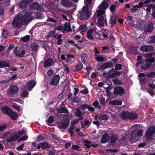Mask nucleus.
I'll return each instance as SVG.
<instances>
[{
  "label": "nucleus",
  "mask_w": 155,
  "mask_h": 155,
  "mask_svg": "<svg viewBox=\"0 0 155 155\" xmlns=\"http://www.w3.org/2000/svg\"><path fill=\"white\" fill-rule=\"evenodd\" d=\"M19 91V88L16 85H11L8 89L7 95L9 97H12L14 95L17 94Z\"/></svg>",
  "instance_id": "nucleus-3"
},
{
  "label": "nucleus",
  "mask_w": 155,
  "mask_h": 155,
  "mask_svg": "<svg viewBox=\"0 0 155 155\" xmlns=\"http://www.w3.org/2000/svg\"><path fill=\"white\" fill-rule=\"evenodd\" d=\"M148 40L150 44L155 43V35H152L149 37Z\"/></svg>",
  "instance_id": "nucleus-35"
},
{
  "label": "nucleus",
  "mask_w": 155,
  "mask_h": 155,
  "mask_svg": "<svg viewBox=\"0 0 155 155\" xmlns=\"http://www.w3.org/2000/svg\"><path fill=\"white\" fill-rule=\"evenodd\" d=\"M86 26L84 25H82L80 26L79 28V30L82 31H85L86 30Z\"/></svg>",
  "instance_id": "nucleus-55"
},
{
  "label": "nucleus",
  "mask_w": 155,
  "mask_h": 155,
  "mask_svg": "<svg viewBox=\"0 0 155 155\" xmlns=\"http://www.w3.org/2000/svg\"><path fill=\"white\" fill-rule=\"evenodd\" d=\"M116 77L115 74L114 73H112L110 74H108L106 77L107 78H114Z\"/></svg>",
  "instance_id": "nucleus-61"
},
{
  "label": "nucleus",
  "mask_w": 155,
  "mask_h": 155,
  "mask_svg": "<svg viewBox=\"0 0 155 155\" xmlns=\"http://www.w3.org/2000/svg\"><path fill=\"white\" fill-rule=\"evenodd\" d=\"M155 133V126H150L146 132V137L148 139L150 138Z\"/></svg>",
  "instance_id": "nucleus-8"
},
{
  "label": "nucleus",
  "mask_w": 155,
  "mask_h": 155,
  "mask_svg": "<svg viewBox=\"0 0 155 155\" xmlns=\"http://www.w3.org/2000/svg\"><path fill=\"white\" fill-rule=\"evenodd\" d=\"M92 105L95 107V109L98 108L99 109H100L101 108V106L99 104L98 102L97 101H96L93 102Z\"/></svg>",
  "instance_id": "nucleus-40"
},
{
  "label": "nucleus",
  "mask_w": 155,
  "mask_h": 155,
  "mask_svg": "<svg viewBox=\"0 0 155 155\" xmlns=\"http://www.w3.org/2000/svg\"><path fill=\"white\" fill-rule=\"evenodd\" d=\"M40 144L41 145V148L43 149L48 148L50 146V145L45 141L40 143Z\"/></svg>",
  "instance_id": "nucleus-26"
},
{
  "label": "nucleus",
  "mask_w": 155,
  "mask_h": 155,
  "mask_svg": "<svg viewBox=\"0 0 155 155\" xmlns=\"http://www.w3.org/2000/svg\"><path fill=\"white\" fill-rule=\"evenodd\" d=\"M94 28H91L87 32V37L89 40H94V38L92 35L94 31Z\"/></svg>",
  "instance_id": "nucleus-14"
},
{
  "label": "nucleus",
  "mask_w": 155,
  "mask_h": 155,
  "mask_svg": "<svg viewBox=\"0 0 155 155\" xmlns=\"http://www.w3.org/2000/svg\"><path fill=\"white\" fill-rule=\"evenodd\" d=\"M110 140V142L111 143H115L118 140L117 135L116 134H112Z\"/></svg>",
  "instance_id": "nucleus-25"
},
{
  "label": "nucleus",
  "mask_w": 155,
  "mask_h": 155,
  "mask_svg": "<svg viewBox=\"0 0 155 155\" xmlns=\"http://www.w3.org/2000/svg\"><path fill=\"white\" fill-rule=\"evenodd\" d=\"M20 48L18 50L15 51H14L13 54L16 56L18 57H24V55L25 54L26 52L25 50Z\"/></svg>",
  "instance_id": "nucleus-11"
},
{
  "label": "nucleus",
  "mask_w": 155,
  "mask_h": 155,
  "mask_svg": "<svg viewBox=\"0 0 155 155\" xmlns=\"http://www.w3.org/2000/svg\"><path fill=\"white\" fill-rule=\"evenodd\" d=\"M10 66V64L7 63L4 61H0V68H3L5 67H9Z\"/></svg>",
  "instance_id": "nucleus-30"
},
{
  "label": "nucleus",
  "mask_w": 155,
  "mask_h": 155,
  "mask_svg": "<svg viewBox=\"0 0 155 155\" xmlns=\"http://www.w3.org/2000/svg\"><path fill=\"white\" fill-rule=\"evenodd\" d=\"M65 28H64V30L66 31L67 29V28H68V31H72V29L71 27L70 23H69L68 24V23L66 22L64 23V24Z\"/></svg>",
  "instance_id": "nucleus-32"
},
{
  "label": "nucleus",
  "mask_w": 155,
  "mask_h": 155,
  "mask_svg": "<svg viewBox=\"0 0 155 155\" xmlns=\"http://www.w3.org/2000/svg\"><path fill=\"white\" fill-rule=\"evenodd\" d=\"M80 148V147L76 145H73L71 147V148L73 150H76L77 151H79V148Z\"/></svg>",
  "instance_id": "nucleus-64"
},
{
  "label": "nucleus",
  "mask_w": 155,
  "mask_h": 155,
  "mask_svg": "<svg viewBox=\"0 0 155 155\" xmlns=\"http://www.w3.org/2000/svg\"><path fill=\"white\" fill-rule=\"evenodd\" d=\"M58 113L68 114V110L64 107H62L59 108L57 110Z\"/></svg>",
  "instance_id": "nucleus-22"
},
{
  "label": "nucleus",
  "mask_w": 155,
  "mask_h": 155,
  "mask_svg": "<svg viewBox=\"0 0 155 155\" xmlns=\"http://www.w3.org/2000/svg\"><path fill=\"white\" fill-rule=\"evenodd\" d=\"M30 36L29 35H26L21 38V40L23 42H26L28 41L30 38Z\"/></svg>",
  "instance_id": "nucleus-42"
},
{
  "label": "nucleus",
  "mask_w": 155,
  "mask_h": 155,
  "mask_svg": "<svg viewBox=\"0 0 155 155\" xmlns=\"http://www.w3.org/2000/svg\"><path fill=\"white\" fill-rule=\"evenodd\" d=\"M69 123V119L65 118L58 124V127L60 129L65 130L68 126Z\"/></svg>",
  "instance_id": "nucleus-5"
},
{
  "label": "nucleus",
  "mask_w": 155,
  "mask_h": 155,
  "mask_svg": "<svg viewBox=\"0 0 155 155\" xmlns=\"http://www.w3.org/2000/svg\"><path fill=\"white\" fill-rule=\"evenodd\" d=\"M8 115L12 119L14 120H16L18 117V114L17 113L13 111L12 110Z\"/></svg>",
  "instance_id": "nucleus-18"
},
{
  "label": "nucleus",
  "mask_w": 155,
  "mask_h": 155,
  "mask_svg": "<svg viewBox=\"0 0 155 155\" xmlns=\"http://www.w3.org/2000/svg\"><path fill=\"white\" fill-rule=\"evenodd\" d=\"M35 17L38 19H42L44 17V16L41 12H38L36 14Z\"/></svg>",
  "instance_id": "nucleus-44"
},
{
  "label": "nucleus",
  "mask_w": 155,
  "mask_h": 155,
  "mask_svg": "<svg viewBox=\"0 0 155 155\" xmlns=\"http://www.w3.org/2000/svg\"><path fill=\"white\" fill-rule=\"evenodd\" d=\"M117 78H116V79H113L112 81L115 84H118L120 85L122 84V82L121 80L117 79Z\"/></svg>",
  "instance_id": "nucleus-39"
},
{
  "label": "nucleus",
  "mask_w": 155,
  "mask_h": 155,
  "mask_svg": "<svg viewBox=\"0 0 155 155\" xmlns=\"http://www.w3.org/2000/svg\"><path fill=\"white\" fill-rule=\"evenodd\" d=\"M60 77L58 74L55 75L49 83L51 86H56L59 83Z\"/></svg>",
  "instance_id": "nucleus-9"
},
{
  "label": "nucleus",
  "mask_w": 155,
  "mask_h": 155,
  "mask_svg": "<svg viewBox=\"0 0 155 155\" xmlns=\"http://www.w3.org/2000/svg\"><path fill=\"white\" fill-rule=\"evenodd\" d=\"M154 50V47L153 46L151 45H147V52L153 51Z\"/></svg>",
  "instance_id": "nucleus-56"
},
{
  "label": "nucleus",
  "mask_w": 155,
  "mask_h": 155,
  "mask_svg": "<svg viewBox=\"0 0 155 155\" xmlns=\"http://www.w3.org/2000/svg\"><path fill=\"white\" fill-rule=\"evenodd\" d=\"M79 16L80 19L81 21L87 20L91 17V15L89 12L88 7L87 4L84 6L79 11Z\"/></svg>",
  "instance_id": "nucleus-2"
},
{
  "label": "nucleus",
  "mask_w": 155,
  "mask_h": 155,
  "mask_svg": "<svg viewBox=\"0 0 155 155\" xmlns=\"http://www.w3.org/2000/svg\"><path fill=\"white\" fill-rule=\"evenodd\" d=\"M83 68V65L80 61H79L78 64L75 67V68L76 70L74 71V72H76L81 70Z\"/></svg>",
  "instance_id": "nucleus-28"
},
{
  "label": "nucleus",
  "mask_w": 155,
  "mask_h": 155,
  "mask_svg": "<svg viewBox=\"0 0 155 155\" xmlns=\"http://www.w3.org/2000/svg\"><path fill=\"white\" fill-rule=\"evenodd\" d=\"M18 5L20 8H25L27 7L28 4L23 0H21V2L18 3Z\"/></svg>",
  "instance_id": "nucleus-21"
},
{
  "label": "nucleus",
  "mask_w": 155,
  "mask_h": 155,
  "mask_svg": "<svg viewBox=\"0 0 155 155\" xmlns=\"http://www.w3.org/2000/svg\"><path fill=\"white\" fill-rule=\"evenodd\" d=\"M147 77L148 78H150L152 77L155 76V72H150L148 73L146 75Z\"/></svg>",
  "instance_id": "nucleus-50"
},
{
  "label": "nucleus",
  "mask_w": 155,
  "mask_h": 155,
  "mask_svg": "<svg viewBox=\"0 0 155 155\" xmlns=\"http://www.w3.org/2000/svg\"><path fill=\"white\" fill-rule=\"evenodd\" d=\"M81 114L82 112L80 109L78 108H77L76 109V112H75L76 116H78V115H81Z\"/></svg>",
  "instance_id": "nucleus-62"
},
{
  "label": "nucleus",
  "mask_w": 155,
  "mask_h": 155,
  "mask_svg": "<svg viewBox=\"0 0 155 155\" xmlns=\"http://www.w3.org/2000/svg\"><path fill=\"white\" fill-rule=\"evenodd\" d=\"M54 71L52 69H50L47 72V74L49 76L52 75L54 73Z\"/></svg>",
  "instance_id": "nucleus-57"
},
{
  "label": "nucleus",
  "mask_w": 155,
  "mask_h": 155,
  "mask_svg": "<svg viewBox=\"0 0 155 155\" xmlns=\"http://www.w3.org/2000/svg\"><path fill=\"white\" fill-rule=\"evenodd\" d=\"M2 110L3 113L8 115L12 110L9 107L5 106L2 108Z\"/></svg>",
  "instance_id": "nucleus-23"
},
{
  "label": "nucleus",
  "mask_w": 155,
  "mask_h": 155,
  "mask_svg": "<svg viewBox=\"0 0 155 155\" xmlns=\"http://www.w3.org/2000/svg\"><path fill=\"white\" fill-rule=\"evenodd\" d=\"M53 62V59L49 58L45 61L44 62L43 67L44 68H46L48 67L51 66L52 65Z\"/></svg>",
  "instance_id": "nucleus-16"
},
{
  "label": "nucleus",
  "mask_w": 155,
  "mask_h": 155,
  "mask_svg": "<svg viewBox=\"0 0 155 155\" xmlns=\"http://www.w3.org/2000/svg\"><path fill=\"white\" fill-rule=\"evenodd\" d=\"M137 5L132 6L131 8L130 9V10L132 12H135L137 10Z\"/></svg>",
  "instance_id": "nucleus-60"
},
{
  "label": "nucleus",
  "mask_w": 155,
  "mask_h": 155,
  "mask_svg": "<svg viewBox=\"0 0 155 155\" xmlns=\"http://www.w3.org/2000/svg\"><path fill=\"white\" fill-rule=\"evenodd\" d=\"M116 17L117 16L115 15L114 18H113L112 17H110V22L112 25L115 24L116 22L117 18Z\"/></svg>",
  "instance_id": "nucleus-36"
},
{
  "label": "nucleus",
  "mask_w": 155,
  "mask_h": 155,
  "mask_svg": "<svg viewBox=\"0 0 155 155\" xmlns=\"http://www.w3.org/2000/svg\"><path fill=\"white\" fill-rule=\"evenodd\" d=\"M125 89L122 87L118 86L114 88V94L117 95L122 96L125 94Z\"/></svg>",
  "instance_id": "nucleus-7"
},
{
  "label": "nucleus",
  "mask_w": 155,
  "mask_h": 155,
  "mask_svg": "<svg viewBox=\"0 0 155 155\" xmlns=\"http://www.w3.org/2000/svg\"><path fill=\"white\" fill-rule=\"evenodd\" d=\"M108 119V117L106 115L104 114L100 116L99 117V120L100 121L103 120H107Z\"/></svg>",
  "instance_id": "nucleus-43"
},
{
  "label": "nucleus",
  "mask_w": 155,
  "mask_h": 155,
  "mask_svg": "<svg viewBox=\"0 0 155 155\" xmlns=\"http://www.w3.org/2000/svg\"><path fill=\"white\" fill-rule=\"evenodd\" d=\"M155 59L153 58H150L147 59L146 62L145 64L146 66H147V68H149L152 65V63H153L155 61Z\"/></svg>",
  "instance_id": "nucleus-19"
},
{
  "label": "nucleus",
  "mask_w": 155,
  "mask_h": 155,
  "mask_svg": "<svg viewBox=\"0 0 155 155\" xmlns=\"http://www.w3.org/2000/svg\"><path fill=\"white\" fill-rule=\"evenodd\" d=\"M84 143H85L84 145L87 148H89L91 147L90 144H91L92 142L90 140H84Z\"/></svg>",
  "instance_id": "nucleus-41"
},
{
  "label": "nucleus",
  "mask_w": 155,
  "mask_h": 155,
  "mask_svg": "<svg viewBox=\"0 0 155 155\" xmlns=\"http://www.w3.org/2000/svg\"><path fill=\"white\" fill-rule=\"evenodd\" d=\"M115 69L117 70H121L122 68V65L120 64H117L115 65Z\"/></svg>",
  "instance_id": "nucleus-47"
},
{
  "label": "nucleus",
  "mask_w": 155,
  "mask_h": 155,
  "mask_svg": "<svg viewBox=\"0 0 155 155\" xmlns=\"http://www.w3.org/2000/svg\"><path fill=\"white\" fill-rule=\"evenodd\" d=\"M98 18L97 19L98 23L99 25L98 26L100 27H104V21H105L104 17V16H98Z\"/></svg>",
  "instance_id": "nucleus-15"
},
{
  "label": "nucleus",
  "mask_w": 155,
  "mask_h": 155,
  "mask_svg": "<svg viewBox=\"0 0 155 155\" xmlns=\"http://www.w3.org/2000/svg\"><path fill=\"white\" fill-rule=\"evenodd\" d=\"M114 64L112 62H108L104 63L101 64L99 68H97V70H101L107 68L112 66Z\"/></svg>",
  "instance_id": "nucleus-10"
},
{
  "label": "nucleus",
  "mask_w": 155,
  "mask_h": 155,
  "mask_svg": "<svg viewBox=\"0 0 155 155\" xmlns=\"http://www.w3.org/2000/svg\"><path fill=\"white\" fill-rule=\"evenodd\" d=\"M109 5L108 2L105 1L103 2L99 5L98 8L100 9L105 10L109 6Z\"/></svg>",
  "instance_id": "nucleus-17"
},
{
  "label": "nucleus",
  "mask_w": 155,
  "mask_h": 155,
  "mask_svg": "<svg viewBox=\"0 0 155 155\" xmlns=\"http://www.w3.org/2000/svg\"><path fill=\"white\" fill-rule=\"evenodd\" d=\"M137 130L135 129L133 130L130 134L131 136V139H135V138L137 137Z\"/></svg>",
  "instance_id": "nucleus-34"
},
{
  "label": "nucleus",
  "mask_w": 155,
  "mask_h": 155,
  "mask_svg": "<svg viewBox=\"0 0 155 155\" xmlns=\"http://www.w3.org/2000/svg\"><path fill=\"white\" fill-rule=\"evenodd\" d=\"M143 130H137V137H140L143 136Z\"/></svg>",
  "instance_id": "nucleus-51"
},
{
  "label": "nucleus",
  "mask_w": 155,
  "mask_h": 155,
  "mask_svg": "<svg viewBox=\"0 0 155 155\" xmlns=\"http://www.w3.org/2000/svg\"><path fill=\"white\" fill-rule=\"evenodd\" d=\"M129 114V112L124 111L121 113L120 116L122 117L123 119H128Z\"/></svg>",
  "instance_id": "nucleus-27"
},
{
  "label": "nucleus",
  "mask_w": 155,
  "mask_h": 155,
  "mask_svg": "<svg viewBox=\"0 0 155 155\" xmlns=\"http://www.w3.org/2000/svg\"><path fill=\"white\" fill-rule=\"evenodd\" d=\"M30 47L31 50L34 51L36 52L37 51L38 45L36 42H34L31 44Z\"/></svg>",
  "instance_id": "nucleus-24"
},
{
  "label": "nucleus",
  "mask_w": 155,
  "mask_h": 155,
  "mask_svg": "<svg viewBox=\"0 0 155 155\" xmlns=\"http://www.w3.org/2000/svg\"><path fill=\"white\" fill-rule=\"evenodd\" d=\"M110 137L108 134L105 133L102 136L101 142L103 143H106L110 141Z\"/></svg>",
  "instance_id": "nucleus-12"
},
{
  "label": "nucleus",
  "mask_w": 155,
  "mask_h": 155,
  "mask_svg": "<svg viewBox=\"0 0 155 155\" xmlns=\"http://www.w3.org/2000/svg\"><path fill=\"white\" fill-rule=\"evenodd\" d=\"M36 82L35 81L31 80L28 82L26 84V88L29 91L31 90L35 86Z\"/></svg>",
  "instance_id": "nucleus-13"
},
{
  "label": "nucleus",
  "mask_w": 155,
  "mask_h": 155,
  "mask_svg": "<svg viewBox=\"0 0 155 155\" xmlns=\"http://www.w3.org/2000/svg\"><path fill=\"white\" fill-rule=\"evenodd\" d=\"M140 81L142 84H145L147 83L148 82V80L146 78H140Z\"/></svg>",
  "instance_id": "nucleus-54"
},
{
  "label": "nucleus",
  "mask_w": 155,
  "mask_h": 155,
  "mask_svg": "<svg viewBox=\"0 0 155 155\" xmlns=\"http://www.w3.org/2000/svg\"><path fill=\"white\" fill-rule=\"evenodd\" d=\"M88 105L87 104H84L81 106L80 108L83 111L87 109H88Z\"/></svg>",
  "instance_id": "nucleus-58"
},
{
  "label": "nucleus",
  "mask_w": 155,
  "mask_h": 155,
  "mask_svg": "<svg viewBox=\"0 0 155 155\" xmlns=\"http://www.w3.org/2000/svg\"><path fill=\"white\" fill-rule=\"evenodd\" d=\"M145 21L143 20H141L139 21L138 23L136 25V27L140 28H143L145 25Z\"/></svg>",
  "instance_id": "nucleus-29"
},
{
  "label": "nucleus",
  "mask_w": 155,
  "mask_h": 155,
  "mask_svg": "<svg viewBox=\"0 0 155 155\" xmlns=\"http://www.w3.org/2000/svg\"><path fill=\"white\" fill-rule=\"evenodd\" d=\"M28 93L27 91L24 90L21 93V96L23 97H26L28 95Z\"/></svg>",
  "instance_id": "nucleus-63"
},
{
  "label": "nucleus",
  "mask_w": 155,
  "mask_h": 155,
  "mask_svg": "<svg viewBox=\"0 0 155 155\" xmlns=\"http://www.w3.org/2000/svg\"><path fill=\"white\" fill-rule=\"evenodd\" d=\"M75 128L74 125H71L68 129V133L70 134V136H72L74 135L73 130Z\"/></svg>",
  "instance_id": "nucleus-31"
},
{
  "label": "nucleus",
  "mask_w": 155,
  "mask_h": 155,
  "mask_svg": "<svg viewBox=\"0 0 155 155\" xmlns=\"http://www.w3.org/2000/svg\"><path fill=\"white\" fill-rule=\"evenodd\" d=\"M2 36L4 38H5L8 35L7 31L5 29H3L2 32Z\"/></svg>",
  "instance_id": "nucleus-48"
},
{
  "label": "nucleus",
  "mask_w": 155,
  "mask_h": 155,
  "mask_svg": "<svg viewBox=\"0 0 155 155\" xmlns=\"http://www.w3.org/2000/svg\"><path fill=\"white\" fill-rule=\"evenodd\" d=\"M25 133L24 130H23L21 131H19L13 135H10V137L7 138L6 141L11 142L14 140H17L20 137V136L23 134Z\"/></svg>",
  "instance_id": "nucleus-4"
},
{
  "label": "nucleus",
  "mask_w": 155,
  "mask_h": 155,
  "mask_svg": "<svg viewBox=\"0 0 155 155\" xmlns=\"http://www.w3.org/2000/svg\"><path fill=\"white\" fill-rule=\"evenodd\" d=\"M51 135L53 140L57 141V142H60L59 138L56 135L54 134H51Z\"/></svg>",
  "instance_id": "nucleus-59"
},
{
  "label": "nucleus",
  "mask_w": 155,
  "mask_h": 155,
  "mask_svg": "<svg viewBox=\"0 0 155 155\" xmlns=\"http://www.w3.org/2000/svg\"><path fill=\"white\" fill-rule=\"evenodd\" d=\"M71 100L74 103H78L80 102L81 101V99L78 97H72Z\"/></svg>",
  "instance_id": "nucleus-38"
},
{
  "label": "nucleus",
  "mask_w": 155,
  "mask_h": 155,
  "mask_svg": "<svg viewBox=\"0 0 155 155\" xmlns=\"http://www.w3.org/2000/svg\"><path fill=\"white\" fill-rule=\"evenodd\" d=\"M31 10H37L41 11H44V8L40 4L37 2L32 3L29 6Z\"/></svg>",
  "instance_id": "nucleus-6"
},
{
  "label": "nucleus",
  "mask_w": 155,
  "mask_h": 155,
  "mask_svg": "<svg viewBox=\"0 0 155 155\" xmlns=\"http://www.w3.org/2000/svg\"><path fill=\"white\" fill-rule=\"evenodd\" d=\"M95 56H97L95 59L97 61L103 62L104 61V59L103 57L99 56L97 54H95Z\"/></svg>",
  "instance_id": "nucleus-45"
},
{
  "label": "nucleus",
  "mask_w": 155,
  "mask_h": 155,
  "mask_svg": "<svg viewBox=\"0 0 155 155\" xmlns=\"http://www.w3.org/2000/svg\"><path fill=\"white\" fill-rule=\"evenodd\" d=\"M153 29V25L152 24H150L147 25L146 28V32H151Z\"/></svg>",
  "instance_id": "nucleus-37"
},
{
  "label": "nucleus",
  "mask_w": 155,
  "mask_h": 155,
  "mask_svg": "<svg viewBox=\"0 0 155 155\" xmlns=\"http://www.w3.org/2000/svg\"><path fill=\"white\" fill-rule=\"evenodd\" d=\"M140 50L143 52H147V45H142L140 48Z\"/></svg>",
  "instance_id": "nucleus-52"
},
{
  "label": "nucleus",
  "mask_w": 155,
  "mask_h": 155,
  "mask_svg": "<svg viewBox=\"0 0 155 155\" xmlns=\"http://www.w3.org/2000/svg\"><path fill=\"white\" fill-rule=\"evenodd\" d=\"M61 4L65 7H69L70 6L69 2L67 0H61Z\"/></svg>",
  "instance_id": "nucleus-33"
},
{
  "label": "nucleus",
  "mask_w": 155,
  "mask_h": 155,
  "mask_svg": "<svg viewBox=\"0 0 155 155\" xmlns=\"http://www.w3.org/2000/svg\"><path fill=\"white\" fill-rule=\"evenodd\" d=\"M54 117L52 116H51L48 117L47 120V122L49 124H51L54 121Z\"/></svg>",
  "instance_id": "nucleus-49"
},
{
  "label": "nucleus",
  "mask_w": 155,
  "mask_h": 155,
  "mask_svg": "<svg viewBox=\"0 0 155 155\" xmlns=\"http://www.w3.org/2000/svg\"><path fill=\"white\" fill-rule=\"evenodd\" d=\"M32 18L31 12H27L26 10H23L15 17L13 21L12 25L14 27L18 28L22 25H25L31 21Z\"/></svg>",
  "instance_id": "nucleus-1"
},
{
  "label": "nucleus",
  "mask_w": 155,
  "mask_h": 155,
  "mask_svg": "<svg viewBox=\"0 0 155 155\" xmlns=\"http://www.w3.org/2000/svg\"><path fill=\"white\" fill-rule=\"evenodd\" d=\"M105 13V11L101 10L97 11V16H103V15H104Z\"/></svg>",
  "instance_id": "nucleus-46"
},
{
  "label": "nucleus",
  "mask_w": 155,
  "mask_h": 155,
  "mask_svg": "<svg viewBox=\"0 0 155 155\" xmlns=\"http://www.w3.org/2000/svg\"><path fill=\"white\" fill-rule=\"evenodd\" d=\"M86 55V54L83 53L81 56V61L83 63H84L86 62V59L87 58Z\"/></svg>",
  "instance_id": "nucleus-53"
},
{
  "label": "nucleus",
  "mask_w": 155,
  "mask_h": 155,
  "mask_svg": "<svg viewBox=\"0 0 155 155\" xmlns=\"http://www.w3.org/2000/svg\"><path fill=\"white\" fill-rule=\"evenodd\" d=\"M138 116L137 114L134 112L129 113L128 119L130 120H134L137 118Z\"/></svg>",
  "instance_id": "nucleus-20"
}]
</instances>
